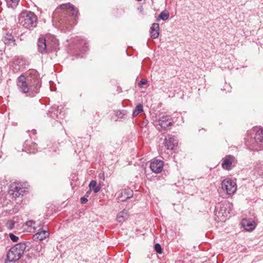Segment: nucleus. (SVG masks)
<instances>
[{
    "label": "nucleus",
    "mask_w": 263,
    "mask_h": 263,
    "mask_svg": "<svg viewBox=\"0 0 263 263\" xmlns=\"http://www.w3.org/2000/svg\"><path fill=\"white\" fill-rule=\"evenodd\" d=\"M150 35L152 38L157 39L160 34V27L158 23L152 24L150 28Z\"/></svg>",
    "instance_id": "obj_17"
},
{
    "label": "nucleus",
    "mask_w": 263,
    "mask_h": 263,
    "mask_svg": "<svg viewBox=\"0 0 263 263\" xmlns=\"http://www.w3.org/2000/svg\"><path fill=\"white\" fill-rule=\"evenodd\" d=\"M89 186L90 190L93 191L95 193L99 192L100 190V187L97 185V182L95 180H91Z\"/></svg>",
    "instance_id": "obj_19"
},
{
    "label": "nucleus",
    "mask_w": 263,
    "mask_h": 263,
    "mask_svg": "<svg viewBox=\"0 0 263 263\" xmlns=\"http://www.w3.org/2000/svg\"><path fill=\"white\" fill-rule=\"evenodd\" d=\"M37 46L39 51L44 54L56 50L58 48L59 43L53 35H47L45 37L39 38Z\"/></svg>",
    "instance_id": "obj_3"
},
{
    "label": "nucleus",
    "mask_w": 263,
    "mask_h": 263,
    "mask_svg": "<svg viewBox=\"0 0 263 263\" xmlns=\"http://www.w3.org/2000/svg\"><path fill=\"white\" fill-rule=\"evenodd\" d=\"M221 189L228 195L234 194L237 190L236 182L230 178H226L221 182Z\"/></svg>",
    "instance_id": "obj_9"
},
{
    "label": "nucleus",
    "mask_w": 263,
    "mask_h": 263,
    "mask_svg": "<svg viewBox=\"0 0 263 263\" xmlns=\"http://www.w3.org/2000/svg\"><path fill=\"white\" fill-rule=\"evenodd\" d=\"M235 162V158L231 155L226 156L223 159L221 163L222 167L226 170H230L233 163Z\"/></svg>",
    "instance_id": "obj_12"
},
{
    "label": "nucleus",
    "mask_w": 263,
    "mask_h": 263,
    "mask_svg": "<svg viewBox=\"0 0 263 263\" xmlns=\"http://www.w3.org/2000/svg\"><path fill=\"white\" fill-rule=\"evenodd\" d=\"M143 111V105L141 104H139L137 105L135 109L133 111V117L134 118L137 117L139 114L142 112Z\"/></svg>",
    "instance_id": "obj_22"
},
{
    "label": "nucleus",
    "mask_w": 263,
    "mask_h": 263,
    "mask_svg": "<svg viewBox=\"0 0 263 263\" xmlns=\"http://www.w3.org/2000/svg\"><path fill=\"white\" fill-rule=\"evenodd\" d=\"M117 195L119 200L124 201L133 196V191L129 189H124L118 192Z\"/></svg>",
    "instance_id": "obj_15"
},
{
    "label": "nucleus",
    "mask_w": 263,
    "mask_h": 263,
    "mask_svg": "<svg viewBox=\"0 0 263 263\" xmlns=\"http://www.w3.org/2000/svg\"><path fill=\"white\" fill-rule=\"evenodd\" d=\"M3 41L5 44H10L14 41L13 35L10 33H7L3 38Z\"/></svg>",
    "instance_id": "obj_20"
},
{
    "label": "nucleus",
    "mask_w": 263,
    "mask_h": 263,
    "mask_svg": "<svg viewBox=\"0 0 263 263\" xmlns=\"http://www.w3.org/2000/svg\"><path fill=\"white\" fill-rule=\"evenodd\" d=\"M262 166L261 165H257L255 166V169L256 170H259L260 169V167H261Z\"/></svg>",
    "instance_id": "obj_30"
},
{
    "label": "nucleus",
    "mask_w": 263,
    "mask_h": 263,
    "mask_svg": "<svg viewBox=\"0 0 263 263\" xmlns=\"http://www.w3.org/2000/svg\"><path fill=\"white\" fill-rule=\"evenodd\" d=\"M37 17L31 12L21 15L18 18V23L25 28L31 29L36 25Z\"/></svg>",
    "instance_id": "obj_6"
},
{
    "label": "nucleus",
    "mask_w": 263,
    "mask_h": 263,
    "mask_svg": "<svg viewBox=\"0 0 263 263\" xmlns=\"http://www.w3.org/2000/svg\"><path fill=\"white\" fill-rule=\"evenodd\" d=\"M17 86L20 91L29 96L33 97L37 93L41 87V81L37 71L30 70L26 76H20L17 78Z\"/></svg>",
    "instance_id": "obj_1"
},
{
    "label": "nucleus",
    "mask_w": 263,
    "mask_h": 263,
    "mask_svg": "<svg viewBox=\"0 0 263 263\" xmlns=\"http://www.w3.org/2000/svg\"><path fill=\"white\" fill-rule=\"evenodd\" d=\"M12 2L17 3L18 2L19 0H11Z\"/></svg>",
    "instance_id": "obj_31"
},
{
    "label": "nucleus",
    "mask_w": 263,
    "mask_h": 263,
    "mask_svg": "<svg viewBox=\"0 0 263 263\" xmlns=\"http://www.w3.org/2000/svg\"><path fill=\"white\" fill-rule=\"evenodd\" d=\"M15 223L14 219L9 220L6 223V227L10 230H12L15 227Z\"/></svg>",
    "instance_id": "obj_23"
},
{
    "label": "nucleus",
    "mask_w": 263,
    "mask_h": 263,
    "mask_svg": "<svg viewBox=\"0 0 263 263\" xmlns=\"http://www.w3.org/2000/svg\"><path fill=\"white\" fill-rule=\"evenodd\" d=\"M169 17V13L167 11L164 10L162 11L158 18H157V21H159L160 20H162L163 21L167 20Z\"/></svg>",
    "instance_id": "obj_21"
},
{
    "label": "nucleus",
    "mask_w": 263,
    "mask_h": 263,
    "mask_svg": "<svg viewBox=\"0 0 263 263\" xmlns=\"http://www.w3.org/2000/svg\"><path fill=\"white\" fill-rule=\"evenodd\" d=\"M242 226L247 231H252L255 229L256 223L252 219H243L241 222Z\"/></svg>",
    "instance_id": "obj_14"
},
{
    "label": "nucleus",
    "mask_w": 263,
    "mask_h": 263,
    "mask_svg": "<svg viewBox=\"0 0 263 263\" xmlns=\"http://www.w3.org/2000/svg\"><path fill=\"white\" fill-rule=\"evenodd\" d=\"M27 192V189L21 183L13 182L10 185L9 194L12 198L16 199Z\"/></svg>",
    "instance_id": "obj_8"
},
{
    "label": "nucleus",
    "mask_w": 263,
    "mask_h": 263,
    "mask_svg": "<svg viewBox=\"0 0 263 263\" xmlns=\"http://www.w3.org/2000/svg\"><path fill=\"white\" fill-rule=\"evenodd\" d=\"M71 14V17L75 20L77 16L78 11L74 6L71 4H63L59 8L56 9L52 14L53 21H58L60 24L66 23V15Z\"/></svg>",
    "instance_id": "obj_2"
},
{
    "label": "nucleus",
    "mask_w": 263,
    "mask_h": 263,
    "mask_svg": "<svg viewBox=\"0 0 263 263\" xmlns=\"http://www.w3.org/2000/svg\"><path fill=\"white\" fill-rule=\"evenodd\" d=\"M128 211L124 210L118 213L117 216V220L119 222H123L128 218Z\"/></svg>",
    "instance_id": "obj_18"
},
{
    "label": "nucleus",
    "mask_w": 263,
    "mask_h": 263,
    "mask_svg": "<svg viewBox=\"0 0 263 263\" xmlns=\"http://www.w3.org/2000/svg\"><path fill=\"white\" fill-rule=\"evenodd\" d=\"M81 201L82 203H85L87 202L88 200L87 197H83L81 198Z\"/></svg>",
    "instance_id": "obj_29"
},
{
    "label": "nucleus",
    "mask_w": 263,
    "mask_h": 263,
    "mask_svg": "<svg viewBox=\"0 0 263 263\" xmlns=\"http://www.w3.org/2000/svg\"><path fill=\"white\" fill-rule=\"evenodd\" d=\"M147 83V81L145 79H142L140 81V83H139V85H145L146 84V83Z\"/></svg>",
    "instance_id": "obj_28"
},
{
    "label": "nucleus",
    "mask_w": 263,
    "mask_h": 263,
    "mask_svg": "<svg viewBox=\"0 0 263 263\" xmlns=\"http://www.w3.org/2000/svg\"><path fill=\"white\" fill-rule=\"evenodd\" d=\"M49 233L47 230H39L33 236V239L34 241L43 240L49 237Z\"/></svg>",
    "instance_id": "obj_16"
},
{
    "label": "nucleus",
    "mask_w": 263,
    "mask_h": 263,
    "mask_svg": "<svg viewBox=\"0 0 263 263\" xmlns=\"http://www.w3.org/2000/svg\"><path fill=\"white\" fill-rule=\"evenodd\" d=\"M165 146L168 149L173 150L174 147L177 146L178 140L175 136L168 135L165 138Z\"/></svg>",
    "instance_id": "obj_13"
},
{
    "label": "nucleus",
    "mask_w": 263,
    "mask_h": 263,
    "mask_svg": "<svg viewBox=\"0 0 263 263\" xmlns=\"http://www.w3.org/2000/svg\"><path fill=\"white\" fill-rule=\"evenodd\" d=\"M230 203L228 202L219 203L215 206V215L217 220L225 221L230 217Z\"/></svg>",
    "instance_id": "obj_4"
},
{
    "label": "nucleus",
    "mask_w": 263,
    "mask_h": 263,
    "mask_svg": "<svg viewBox=\"0 0 263 263\" xmlns=\"http://www.w3.org/2000/svg\"><path fill=\"white\" fill-rule=\"evenodd\" d=\"M159 125L163 129H166L172 125V118L169 115H162L159 119Z\"/></svg>",
    "instance_id": "obj_11"
},
{
    "label": "nucleus",
    "mask_w": 263,
    "mask_h": 263,
    "mask_svg": "<svg viewBox=\"0 0 263 263\" xmlns=\"http://www.w3.org/2000/svg\"><path fill=\"white\" fill-rule=\"evenodd\" d=\"M155 250L159 254H161L162 253L161 247L159 243L155 244Z\"/></svg>",
    "instance_id": "obj_26"
},
{
    "label": "nucleus",
    "mask_w": 263,
    "mask_h": 263,
    "mask_svg": "<svg viewBox=\"0 0 263 263\" xmlns=\"http://www.w3.org/2000/svg\"><path fill=\"white\" fill-rule=\"evenodd\" d=\"M249 149L258 151L263 149V129H258L251 144L247 143Z\"/></svg>",
    "instance_id": "obj_7"
},
{
    "label": "nucleus",
    "mask_w": 263,
    "mask_h": 263,
    "mask_svg": "<svg viewBox=\"0 0 263 263\" xmlns=\"http://www.w3.org/2000/svg\"><path fill=\"white\" fill-rule=\"evenodd\" d=\"M26 249L24 243H17L11 248L7 254V260L10 262L18 260L23 254Z\"/></svg>",
    "instance_id": "obj_5"
},
{
    "label": "nucleus",
    "mask_w": 263,
    "mask_h": 263,
    "mask_svg": "<svg viewBox=\"0 0 263 263\" xmlns=\"http://www.w3.org/2000/svg\"><path fill=\"white\" fill-rule=\"evenodd\" d=\"M9 237L11 240L13 242H17L18 240V237L12 233L9 234Z\"/></svg>",
    "instance_id": "obj_27"
},
{
    "label": "nucleus",
    "mask_w": 263,
    "mask_h": 263,
    "mask_svg": "<svg viewBox=\"0 0 263 263\" xmlns=\"http://www.w3.org/2000/svg\"><path fill=\"white\" fill-rule=\"evenodd\" d=\"M163 161L157 159L152 160L150 164V168L152 172L155 173H160L163 169Z\"/></svg>",
    "instance_id": "obj_10"
},
{
    "label": "nucleus",
    "mask_w": 263,
    "mask_h": 263,
    "mask_svg": "<svg viewBox=\"0 0 263 263\" xmlns=\"http://www.w3.org/2000/svg\"><path fill=\"white\" fill-rule=\"evenodd\" d=\"M125 113V110H118L116 113V115L118 118H123Z\"/></svg>",
    "instance_id": "obj_24"
},
{
    "label": "nucleus",
    "mask_w": 263,
    "mask_h": 263,
    "mask_svg": "<svg viewBox=\"0 0 263 263\" xmlns=\"http://www.w3.org/2000/svg\"><path fill=\"white\" fill-rule=\"evenodd\" d=\"M26 224L27 226L29 227L33 228V229H35V222H34L32 220H29L26 222Z\"/></svg>",
    "instance_id": "obj_25"
},
{
    "label": "nucleus",
    "mask_w": 263,
    "mask_h": 263,
    "mask_svg": "<svg viewBox=\"0 0 263 263\" xmlns=\"http://www.w3.org/2000/svg\"><path fill=\"white\" fill-rule=\"evenodd\" d=\"M258 173L260 174H263V172L260 170H258Z\"/></svg>",
    "instance_id": "obj_32"
}]
</instances>
